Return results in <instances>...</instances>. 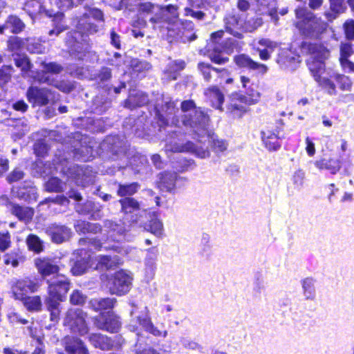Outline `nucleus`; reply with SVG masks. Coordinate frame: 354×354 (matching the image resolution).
Returning a JSON list of instances; mask_svg holds the SVG:
<instances>
[{
  "mask_svg": "<svg viewBox=\"0 0 354 354\" xmlns=\"http://www.w3.org/2000/svg\"><path fill=\"white\" fill-rule=\"evenodd\" d=\"M314 164L317 169H327L332 174H337L341 169V162L338 159L323 158L319 160H316Z\"/></svg>",
  "mask_w": 354,
  "mask_h": 354,
  "instance_id": "4c0bfd02",
  "label": "nucleus"
},
{
  "mask_svg": "<svg viewBox=\"0 0 354 354\" xmlns=\"http://www.w3.org/2000/svg\"><path fill=\"white\" fill-rule=\"evenodd\" d=\"M39 13L44 14L48 17H53V28L48 32V35L50 37L58 36L61 32L67 29V26L64 21V15L62 12H55L53 10L46 9V8L40 5L39 8Z\"/></svg>",
  "mask_w": 354,
  "mask_h": 354,
  "instance_id": "dca6fc26",
  "label": "nucleus"
},
{
  "mask_svg": "<svg viewBox=\"0 0 354 354\" xmlns=\"http://www.w3.org/2000/svg\"><path fill=\"white\" fill-rule=\"evenodd\" d=\"M16 196L28 203L36 201L37 198V189L30 181H26L22 187L17 188Z\"/></svg>",
  "mask_w": 354,
  "mask_h": 354,
  "instance_id": "7c9ffc66",
  "label": "nucleus"
},
{
  "mask_svg": "<svg viewBox=\"0 0 354 354\" xmlns=\"http://www.w3.org/2000/svg\"><path fill=\"white\" fill-rule=\"evenodd\" d=\"M13 68L11 66L4 65L0 68V86L3 87L11 79Z\"/></svg>",
  "mask_w": 354,
  "mask_h": 354,
  "instance_id": "69168bd1",
  "label": "nucleus"
},
{
  "mask_svg": "<svg viewBox=\"0 0 354 354\" xmlns=\"http://www.w3.org/2000/svg\"><path fill=\"white\" fill-rule=\"evenodd\" d=\"M225 52L221 50L216 46L214 47L212 50H209L208 57L212 62L217 64H225L229 61V58L225 55Z\"/></svg>",
  "mask_w": 354,
  "mask_h": 354,
  "instance_id": "09e8293b",
  "label": "nucleus"
},
{
  "mask_svg": "<svg viewBox=\"0 0 354 354\" xmlns=\"http://www.w3.org/2000/svg\"><path fill=\"white\" fill-rule=\"evenodd\" d=\"M322 86L330 95H335L337 94L336 86L334 82L328 78L322 77L319 81H316Z\"/></svg>",
  "mask_w": 354,
  "mask_h": 354,
  "instance_id": "338daca9",
  "label": "nucleus"
},
{
  "mask_svg": "<svg viewBox=\"0 0 354 354\" xmlns=\"http://www.w3.org/2000/svg\"><path fill=\"white\" fill-rule=\"evenodd\" d=\"M234 62L240 68H245L252 71H257L264 75L268 71V66L263 64L254 62L248 55L241 54L234 57Z\"/></svg>",
  "mask_w": 354,
  "mask_h": 354,
  "instance_id": "393cba45",
  "label": "nucleus"
},
{
  "mask_svg": "<svg viewBox=\"0 0 354 354\" xmlns=\"http://www.w3.org/2000/svg\"><path fill=\"white\" fill-rule=\"evenodd\" d=\"M89 342L95 348L101 350H109L113 346L111 339L106 335L100 333H92L88 337Z\"/></svg>",
  "mask_w": 354,
  "mask_h": 354,
  "instance_id": "c9c22d12",
  "label": "nucleus"
},
{
  "mask_svg": "<svg viewBox=\"0 0 354 354\" xmlns=\"http://www.w3.org/2000/svg\"><path fill=\"white\" fill-rule=\"evenodd\" d=\"M198 69L203 76L204 81L207 82L221 84L223 77L227 74L226 69L216 68L210 64L205 62H199L198 64Z\"/></svg>",
  "mask_w": 354,
  "mask_h": 354,
  "instance_id": "ddd939ff",
  "label": "nucleus"
},
{
  "mask_svg": "<svg viewBox=\"0 0 354 354\" xmlns=\"http://www.w3.org/2000/svg\"><path fill=\"white\" fill-rule=\"evenodd\" d=\"M329 8L324 11V16L328 21L332 22L344 13L347 7L343 0H329Z\"/></svg>",
  "mask_w": 354,
  "mask_h": 354,
  "instance_id": "c85d7f7f",
  "label": "nucleus"
},
{
  "mask_svg": "<svg viewBox=\"0 0 354 354\" xmlns=\"http://www.w3.org/2000/svg\"><path fill=\"white\" fill-rule=\"evenodd\" d=\"M295 15V26L307 37L317 38L326 29V24L317 18L307 8H297Z\"/></svg>",
  "mask_w": 354,
  "mask_h": 354,
  "instance_id": "423d86ee",
  "label": "nucleus"
},
{
  "mask_svg": "<svg viewBox=\"0 0 354 354\" xmlns=\"http://www.w3.org/2000/svg\"><path fill=\"white\" fill-rule=\"evenodd\" d=\"M24 305L28 310L37 311L41 309V301L39 296L29 297L27 296L21 300Z\"/></svg>",
  "mask_w": 354,
  "mask_h": 354,
  "instance_id": "6e6d98bb",
  "label": "nucleus"
},
{
  "mask_svg": "<svg viewBox=\"0 0 354 354\" xmlns=\"http://www.w3.org/2000/svg\"><path fill=\"white\" fill-rule=\"evenodd\" d=\"M9 208L10 213L16 216L19 221L24 223H29L32 220L35 213L32 208L19 205L16 203H10Z\"/></svg>",
  "mask_w": 354,
  "mask_h": 354,
  "instance_id": "c756f323",
  "label": "nucleus"
},
{
  "mask_svg": "<svg viewBox=\"0 0 354 354\" xmlns=\"http://www.w3.org/2000/svg\"><path fill=\"white\" fill-rule=\"evenodd\" d=\"M86 317L87 314L82 309L70 308L66 313L64 325L71 333L83 336L88 332Z\"/></svg>",
  "mask_w": 354,
  "mask_h": 354,
  "instance_id": "9d476101",
  "label": "nucleus"
},
{
  "mask_svg": "<svg viewBox=\"0 0 354 354\" xmlns=\"http://www.w3.org/2000/svg\"><path fill=\"white\" fill-rule=\"evenodd\" d=\"M27 50L30 53H43L45 47L36 39H28L27 40Z\"/></svg>",
  "mask_w": 354,
  "mask_h": 354,
  "instance_id": "0e129e2a",
  "label": "nucleus"
},
{
  "mask_svg": "<svg viewBox=\"0 0 354 354\" xmlns=\"http://www.w3.org/2000/svg\"><path fill=\"white\" fill-rule=\"evenodd\" d=\"M48 296L45 299V306L50 312V320L57 322L60 315V302L62 301L71 288L68 279L63 274H57L47 279Z\"/></svg>",
  "mask_w": 354,
  "mask_h": 354,
  "instance_id": "39448f33",
  "label": "nucleus"
},
{
  "mask_svg": "<svg viewBox=\"0 0 354 354\" xmlns=\"http://www.w3.org/2000/svg\"><path fill=\"white\" fill-rule=\"evenodd\" d=\"M30 250L39 253L44 249L43 241L35 234H30L26 240Z\"/></svg>",
  "mask_w": 354,
  "mask_h": 354,
  "instance_id": "5fc2aeb1",
  "label": "nucleus"
},
{
  "mask_svg": "<svg viewBox=\"0 0 354 354\" xmlns=\"http://www.w3.org/2000/svg\"><path fill=\"white\" fill-rule=\"evenodd\" d=\"M145 229L157 237H160L164 232L162 222L156 216L151 218L149 223L145 226Z\"/></svg>",
  "mask_w": 354,
  "mask_h": 354,
  "instance_id": "49530a36",
  "label": "nucleus"
},
{
  "mask_svg": "<svg viewBox=\"0 0 354 354\" xmlns=\"http://www.w3.org/2000/svg\"><path fill=\"white\" fill-rule=\"evenodd\" d=\"M46 234L50 237L53 243H61L69 239L71 230L64 225L52 223L45 229Z\"/></svg>",
  "mask_w": 354,
  "mask_h": 354,
  "instance_id": "412c9836",
  "label": "nucleus"
},
{
  "mask_svg": "<svg viewBox=\"0 0 354 354\" xmlns=\"http://www.w3.org/2000/svg\"><path fill=\"white\" fill-rule=\"evenodd\" d=\"M84 0H52V3H54L57 7L62 10H68L73 6L82 3Z\"/></svg>",
  "mask_w": 354,
  "mask_h": 354,
  "instance_id": "052dcab7",
  "label": "nucleus"
},
{
  "mask_svg": "<svg viewBox=\"0 0 354 354\" xmlns=\"http://www.w3.org/2000/svg\"><path fill=\"white\" fill-rule=\"evenodd\" d=\"M111 102L104 95H99L93 100L91 111L95 114L101 115L111 106Z\"/></svg>",
  "mask_w": 354,
  "mask_h": 354,
  "instance_id": "e433bc0d",
  "label": "nucleus"
},
{
  "mask_svg": "<svg viewBox=\"0 0 354 354\" xmlns=\"http://www.w3.org/2000/svg\"><path fill=\"white\" fill-rule=\"evenodd\" d=\"M137 323L142 326L146 332L155 337H166L167 336V331L159 330L156 326H154L151 318L148 315H146L145 317L138 316L136 321L132 319L128 326L129 329L131 331L136 332L138 330V326H136Z\"/></svg>",
  "mask_w": 354,
  "mask_h": 354,
  "instance_id": "2eb2a0df",
  "label": "nucleus"
},
{
  "mask_svg": "<svg viewBox=\"0 0 354 354\" xmlns=\"http://www.w3.org/2000/svg\"><path fill=\"white\" fill-rule=\"evenodd\" d=\"M97 153L102 159L115 162L113 169L109 174H113L129 166L135 174H145L149 170L147 157L131 148L126 138L119 136H106L100 144Z\"/></svg>",
  "mask_w": 354,
  "mask_h": 354,
  "instance_id": "f03ea898",
  "label": "nucleus"
},
{
  "mask_svg": "<svg viewBox=\"0 0 354 354\" xmlns=\"http://www.w3.org/2000/svg\"><path fill=\"white\" fill-rule=\"evenodd\" d=\"M6 27L13 34H18L25 28V24L16 15H9L6 20Z\"/></svg>",
  "mask_w": 354,
  "mask_h": 354,
  "instance_id": "c03bdc74",
  "label": "nucleus"
},
{
  "mask_svg": "<svg viewBox=\"0 0 354 354\" xmlns=\"http://www.w3.org/2000/svg\"><path fill=\"white\" fill-rule=\"evenodd\" d=\"M48 192H62L66 189V184L57 177L50 178L45 184Z\"/></svg>",
  "mask_w": 354,
  "mask_h": 354,
  "instance_id": "8fccbe9b",
  "label": "nucleus"
},
{
  "mask_svg": "<svg viewBox=\"0 0 354 354\" xmlns=\"http://www.w3.org/2000/svg\"><path fill=\"white\" fill-rule=\"evenodd\" d=\"M63 343L68 354H89L84 342L77 337L66 336Z\"/></svg>",
  "mask_w": 354,
  "mask_h": 354,
  "instance_id": "bb28decb",
  "label": "nucleus"
},
{
  "mask_svg": "<svg viewBox=\"0 0 354 354\" xmlns=\"http://www.w3.org/2000/svg\"><path fill=\"white\" fill-rule=\"evenodd\" d=\"M183 178L177 173L165 171L158 175V187L162 192L174 193L178 187V183Z\"/></svg>",
  "mask_w": 354,
  "mask_h": 354,
  "instance_id": "aec40b11",
  "label": "nucleus"
},
{
  "mask_svg": "<svg viewBox=\"0 0 354 354\" xmlns=\"http://www.w3.org/2000/svg\"><path fill=\"white\" fill-rule=\"evenodd\" d=\"M190 7L185 8V15L190 16L198 20H203L205 19L206 14L204 10H199L196 9L203 8L205 6L202 0H189Z\"/></svg>",
  "mask_w": 354,
  "mask_h": 354,
  "instance_id": "72a5a7b5",
  "label": "nucleus"
},
{
  "mask_svg": "<svg viewBox=\"0 0 354 354\" xmlns=\"http://www.w3.org/2000/svg\"><path fill=\"white\" fill-rule=\"evenodd\" d=\"M185 66V62L183 60H176L171 62L167 69L165 71V74L168 75V78L171 80H176L178 71L183 70Z\"/></svg>",
  "mask_w": 354,
  "mask_h": 354,
  "instance_id": "de8ad7c7",
  "label": "nucleus"
},
{
  "mask_svg": "<svg viewBox=\"0 0 354 354\" xmlns=\"http://www.w3.org/2000/svg\"><path fill=\"white\" fill-rule=\"evenodd\" d=\"M262 141L269 151H277L281 147L279 142V130L278 128L271 131L266 129L261 131Z\"/></svg>",
  "mask_w": 354,
  "mask_h": 354,
  "instance_id": "cd10ccee",
  "label": "nucleus"
},
{
  "mask_svg": "<svg viewBox=\"0 0 354 354\" xmlns=\"http://www.w3.org/2000/svg\"><path fill=\"white\" fill-rule=\"evenodd\" d=\"M95 325L99 329L110 333H118L121 326L120 318L113 313L108 312L96 317Z\"/></svg>",
  "mask_w": 354,
  "mask_h": 354,
  "instance_id": "6ab92c4d",
  "label": "nucleus"
},
{
  "mask_svg": "<svg viewBox=\"0 0 354 354\" xmlns=\"http://www.w3.org/2000/svg\"><path fill=\"white\" fill-rule=\"evenodd\" d=\"M94 151L91 146L81 145L80 147L75 148L73 150V158L84 162L89 161L95 157Z\"/></svg>",
  "mask_w": 354,
  "mask_h": 354,
  "instance_id": "37998d69",
  "label": "nucleus"
},
{
  "mask_svg": "<svg viewBox=\"0 0 354 354\" xmlns=\"http://www.w3.org/2000/svg\"><path fill=\"white\" fill-rule=\"evenodd\" d=\"M209 136L208 137L201 138V137L198 136V141L200 142H203V140H204V141H206L207 140L212 138V147H213L214 150L216 152L225 151L227 148V143L226 142V141H225L223 140L214 138L213 136H211V132L209 130Z\"/></svg>",
  "mask_w": 354,
  "mask_h": 354,
  "instance_id": "864d4df0",
  "label": "nucleus"
},
{
  "mask_svg": "<svg viewBox=\"0 0 354 354\" xmlns=\"http://www.w3.org/2000/svg\"><path fill=\"white\" fill-rule=\"evenodd\" d=\"M148 95L142 91L131 92L129 97L124 101V107L133 109L142 106L149 102Z\"/></svg>",
  "mask_w": 354,
  "mask_h": 354,
  "instance_id": "2f4dec72",
  "label": "nucleus"
},
{
  "mask_svg": "<svg viewBox=\"0 0 354 354\" xmlns=\"http://www.w3.org/2000/svg\"><path fill=\"white\" fill-rule=\"evenodd\" d=\"M140 188L138 183L134 182L131 183H119L117 189V194L120 197H132L136 194Z\"/></svg>",
  "mask_w": 354,
  "mask_h": 354,
  "instance_id": "a19ab883",
  "label": "nucleus"
},
{
  "mask_svg": "<svg viewBox=\"0 0 354 354\" xmlns=\"http://www.w3.org/2000/svg\"><path fill=\"white\" fill-rule=\"evenodd\" d=\"M24 257L19 250H12L3 256V261L6 265L11 264L16 268L19 266V261H23Z\"/></svg>",
  "mask_w": 354,
  "mask_h": 354,
  "instance_id": "3c124183",
  "label": "nucleus"
},
{
  "mask_svg": "<svg viewBox=\"0 0 354 354\" xmlns=\"http://www.w3.org/2000/svg\"><path fill=\"white\" fill-rule=\"evenodd\" d=\"M116 303L115 298H95L88 303V307L95 312L112 310Z\"/></svg>",
  "mask_w": 354,
  "mask_h": 354,
  "instance_id": "473e14b6",
  "label": "nucleus"
},
{
  "mask_svg": "<svg viewBox=\"0 0 354 354\" xmlns=\"http://www.w3.org/2000/svg\"><path fill=\"white\" fill-rule=\"evenodd\" d=\"M132 277L124 270H120L109 279L108 287L113 295H122L127 293L131 287Z\"/></svg>",
  "mask_w": 354,
  "mask_h": 354,
  "instance_id": "f8f14e48",
  "label": "nucleus"
},
{
  "mask_svg": "<svg viewBox=\"0 0 354 354\" xmlns=\"http://www.w3.org/2000/svg\"><path fill=\"white\" fill-rule=\"evenodd\" d=\"M95 270H104L113 268L116 266L115 258L109 255H99L93 260Z\"/></svg>",
  "mask_w": 354,
  "mask_h": 354,
  "instance_id": "ea45409f",
  "label": "nucleus"
},
{
  "mask_svg": "<svg viewBox=\"0 0 354 354\" xmlns=\"http://www.w3.org/2000/svg\"><path fill=\"white\" fill-rule=\"evenodd\" d=\"M226 30L236 38L241 39L243 34L239 31L243 27V21L239 15L232 12L224 19Z\"/></svg>",
  "mask_w": 354,
  "mask_h": 354,
  "instance_id": "a878e982",
  "label": "nucleus"
},
{
  "mask_svg": "<svg viewBox=\"0 0 354 354\" xmlns=\"http://www.w3.org/2000/svg\"><path fill=\"white\" fill-rule=\"evenodd\" d=\"M80 257L77 259L71 268L73 275H81L84 274L88 268L94 266L93 259H91V254H87L86 248H82L77 250Z\"/></svg>",
  "mask_w": 354,
  "mask_h": 354,
  "instance_id": "5701e85b",
  "label": "nucleus"
},
{
  "mask_svg": "<svg viewBox=\"0 0 354 354\" xmlns=\"http://www.w3.org/2000/svg\"><path fill=\"white\" fill-rule=\"evenodd\" d=\"M161 109L156 107V115L160 127L167 126L169 120L176 128L180 129L185 127L193 134L201 138L209 136V118L207 113L201 107H196L193 100H184L180 104L183 115L180 117L176 115L178 112L176 104L171 100H162Z\"/></svg>",
  "mask_w": 354,
  "mask_h": 354,
  "instance_id": "f257e3e1",
  "label": "nucleus"
},
{
  "mask_svg": "<svg viewBox=\"0 0 354 354\" xmlns=\"http://www.w3.org/2000/svg\"><path fill=\"white\" fill-rule=\"evenodd\" d=\"M75 229L77 232L82 234H97L102 230L99 223H93L85 221H77L75 224Z\"/></svg>",
  "mask_w": 354,
  "mask_h": 354,
  "instance_id": "79ce46f5",
  "label": "nucleus"
},
{
  "mask_svg": "<svg viewBox=\"0 0 354 354\" xmlns=\"http://www.w3.org/2000/svg\"><path fill=\"white\" fill-rule=\"evenodd\" d=\"M183 133L180 130L168 131L165 139V149L173 152H189L200 158H205L209 156L207 147H198L194 142L187 141L185 144L180 142Z\"/></svg>",
  "mask_w": 354,
  "mask_h": 354,
  "instance_id": "6e6552de",
  "label": "nucleus"
},
{
  "mask_svg": "<svg viewBox=\"0 0 354 354\" xmlns=\"http://www.w3.org/2000/svg\"><path fill=\"white\" fill-rule=\"evenodd\" d=\"M131 66L133 71L138 73L148 71L151 68V65L145 60H133Z\"/></svg>",
  "mask_w": 354,
  "mask_h": 354,
  "instance_id": "774afa93",
  "label": "nucleus"
},
{
  "mask_svg": "<svg viewBox=\"0 0 354 354\" xmlns=\"http://www.w3.org/2000/svg\"><path fill=\"white\" fill-rule=\"evenodd\" d=\"M85 13L77 22V28L84 34L95 33L98 31L99 27L91 21L90 17L97 21H103V12L96 8H89L87 6H85Z\"/></svg>",
  "mask_w": 354,
  "mask_h": 354,
  "instance_id": "9b49d317",
  "label": "nucleus"
},
{
  "mask_svg": "<svg viewBox=\"0 0 354 354\" xmlns=\"http://www.w3.org/2000/svg\"><path fill=\"white\" fill-rule=\"evenodd\" d=\"M30 103L35 106L46 105L52 97L51 91L46 88L30 86L26 93Z\"/></svg>",
  "mask_w": 354,
  "mask_h": 354,
  "instance_id": "a211bd4d",
  "label": "nucleus"
},
{
  "mask_svg": "<svg viewBox=\"0 0 354 354\" xmlns=\"http://www.w3.org/2000/svg\"><path fill=\"white\" fill-rule=\"evenodd\" d=\"M316 280L313 277H306L301 281L303 295L307 300H314L316 297Z\"/></svg>",
  "mask_w": 354,
  "mask_h": 354,
  "instance_id": "58836bf2",
  "label": "nucleus"
},
{
  "mask_svg": "<svg viewBox=\"0 0 354 354\" xmlns=\"http://www.w3.org/2000/svg\"><path fill=\"white\" fill-rule=\"evenodd\" d=\"M167 33L169 37L180 40L183 43L192 41L197 38L194 31L182 32L181 30H176L173 26H168Z\"/></svg>",
  "mask_w": 354,
  "mask_h": 354,
  "instance_id": "f704fd0d",
  "label": "nucleus"
},
{
  "mask_svg": "<svg viewBox=\"0 0 354 354\" xmlns=\"http://www.w3.org/2000/svg\"><path fill=\"white\" fill-rule=\"evenodd\" d=\"M35 264L41 278L46 282L47 279L59 274V267L53 259L39 258L35 259Z\"/></svg>",
  "mask_w": 354,
  "mask_h": 354,
  "instance_id": "4468645a",
  "label": "nucleus"
},
{
  "mask_svg": "<svg viewBox=\"0 0 354 354\" xmlns=\"http://www.w3.org/2000/svg\"><path fill=\"white\" fill-rule=\"evenodd\" d=\"M93 75V79L96 81L101 82H107L112 77L111 69L106 66H103L101 67L100 69Z\"/></svg>",
  "mask_w": 354,
  "mask_h": 354,
  "instance_id": "680f3d73",
  "label": "nucleus"
},
{
  "mask_svg": "<svg viewBox=\"0 0 354 354\" xmlns=\"http://www.w3.org/2000/svg\"><path fill=\"white\" fill-rule=\"evenodd\" d=\"M209 91L212 94L213 106L217 109L221 110L222 104L224 102V96L223 93L216 86L210 88Z\"/></svg>",
  "mask_w": 354,
  "mask_h": 354,
  "instance_id": "4d7b16f0",
  "label": "nucleus"
},
{
  "mask_svg": "<svg viewBox=\"0 0 354 354\" xmlns=\"http://www.w3.org/2000/svg\"><path fill=\"white\" fill-rule=\"evenodd\" d=\"M39 288L38 282L28 278L18 280L12 288V293L16 299L22 300L30 293L36 292Z\"/></svg>",
  "mask_w": 354,
  "mask_h": 354,
  "instance_id": "f3484780",
  "label": "nucleus"
},
{
  "mask_svg": "<svg viewBox=\"0 0 354 354\" xmlns=\"http://www.w3.org/2000/svg\"><path fill=\"white\" fill-rule=\"evenodd\" d=\"M64 158H66L64 156L59 155L57 156H55V158L53 159V162L51 164L49 161H44L41 159H38L35 161V163L33 167V170L37 174V176H46L48 175L53 174L54 171L59 172L60 174V169H57V166H58L60 160H62Z\"/></svg>",
  "mask_w": 354,
  "mask_h": 354,
  "instance_id": "4be33fe9",
  "label": "nucleus"
},
{
  "mask_svg": "<svg viewBox=\"0 0 354 354\" xmlns=\"http://www.w3.org/2000/svg\"><path fill=\"white\" fill-rule=\"evenodd\" d=\"M138 12L140 16L149 17V21L154 29L163 33L168 31V26H173L182 32L194 31V24L191 21H180L178 19V8L169 4L160 6L150 2L140 3Z\"/></svg>",
  "mask_w": 354,
  "mask_h": 354,
  "instance_id": "7ed1b4c3",
  "label": "nucleus"
},
{
  "mask_svg": "<svg viewBox=\"0 0 354 354\" xmlns=\"http://www.w3.org/2000/svg\"><path fill=\"white\" fill-rule=\"evenodd\" d=\"M221 46L223 51L229 55L239 48V41L234 38H227L222 41Z\"/></svg>",
  "mask_w": 354,
  "mask_h": 354,
  "instance_id": "e2e57ef3",
  "label": "nucleus"
},
{
  "mask_svg": "<svg viewBox=\"0 0 354 354\" xmlns=\"http://www.w3.org/2000/svg\"><path fill=\"white\" fill-rule=\"evenodd\" d=\"M138 339L135 344V354H160L156 350L151 347L142 348L143 344H148V337L143 335L137 333Z\"/></svg>",
  "mask_w": 354,
  "mask_h": 354,
  "instance_id": "a18cd8bd",
  "label": "nucleus"
},
{
  "mask_svg": "<svg viewBox=\"0 0 354 354\" xmlns=\"http://www.w3.org/2000/svg\"><path fill=\"white\" fill-rule=\"evenodd\" d=\"M248 109V98L242 94L236 93L232 95L230 102L227 105V111L234 115V117L240 118Z\"/></svg>",
  "mask_w": 354,
  "mask_h": 354,
  "instance_id": "b1692460",
  "label": "nucleus"
},
{
  "mask_svg": "<svg viewBox=\"0 0 354 354\" xmlns=\"http://www.w3.org/2000/svg\"><path fill=\"white\" fill-rule=\"evenodd\" d=\"M334 78L339 85V87L342 91H351L353 82L351 79L344 75L336 74Z\"/></svg>",
  "mask_w": 354,
  "mask_h": 354,
  "instance_id": "bf43d9fd",
  "label": "nucleus"
},
{
  "mask_svg": "<svg viewBox=\"0 0 354 354\" xmlns=\"http://www.w3.org/2000/svg\"><path fill=\"white\" fill-rule=\"evenodd\" d=\"M12 57L15 66L22 71L27 72L30 69V62L25 55L13 54Z\"/></svg>",
  "mask_w": 354,
  "mask_h": 354,
  "instance_id": "603ef678",
  "label": "nucleus"
},
{
  "mask_svg": "<svg viewBox=\"0 0 354 354\" xmlns=\"http://www.w3.org/2000/svg\"><path fill=\"white\" fill-rule=\"evenodd\" d=\"M80 246H87L88 250H92L93 249L96 250H100L102 248V243L100 240L96 238H82L79 241Z\"/></svg>",
  "mask_w": 354,
  "mask_h": 354,
  "instance_id": "13d9d810",
  "label": "nucleus"
},
{
  "mask_svg": "<svg viewBox=\"0 0 354 354\" xmlns=\"http://www.w3.org/2000/svg\"><path fill=\"white\" fill-rule=\"evenodd\" d=\"M56 168L60 169V174L64 176L73 180L77 185L82 187L94 183L96 178L97 173L91 167L86 165L82 166L72 165L67 158L60 160Z\"/></svg>",
  "mask_w": 354,
  "mask_h": 354,
  "instance_id": "0eeeda50",
  "label": "nucleus"
},
{
  "mask_svg": "<svg viewBox=\"0 0 354 354\" xmlns=\"http://www.w3.org/2000/svg\"><path fill=\"white\" fill-rule=\"evenodd\" d=\"M120 204V212L123 214V223L120 224L111 220H106L104 226L108 230L111 239L115 241H120L127 231L126 226H141L140 203L133 197H124L118 201Z\"/></svg>",
  "mask_w": 354,
  "mask_h": 354,
  "instance_id": "20e7f679",
  "label": "nucleus"
},
{
  "mask_svg": "<svg viewBox=\"0 0 354 354\" xmlns=\"http://www.w3.org/2000/svg\"><path fill=\"white\" fill-rule=\"evenodd\" d=\"M308 49L310 53L306 62L308 67L315 81H319L322 74L325 71L324 61L329 55V51L324 46L317 44H309Z\"/></svg>",
  "mask_w": 354,
  "mask_h": 354,
  "instance_id": "1a4fd4ad",
  "label": "nucleus"
}]
</instances>
